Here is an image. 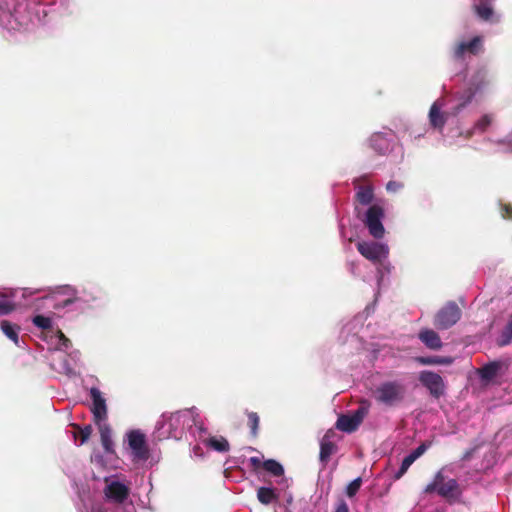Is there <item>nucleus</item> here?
Returning <instances> with one entry per match:
<instances>
[{
  "instance_id": "nucleus-1",
  "label": "nucleus",
  "mask_w": 512,
  "mask_h": 512,
  "mask_svg": "<svg viewBox=\"0 0 512 512\" xmlns=\"http://www.w3.org/2000/svg\"><path fill=\"white\" fill-rule=\"evenodd\" d=\"M407 388L398 380L381 382L372 392L376 402L387 407L401 404L406 397Z\"/></svg>"
},
{
  "instance_id": "nucleus-2",
  "label": "nucleus",
  "mask_w": 512,
  "mask_h": 512,
  "mask_svg": "<svg viewBox=\"0 0 512 512\" xmlns=\"http://www.w3.org/2000/svg\"><path fill=\"white\" fill-rule=\"evenodd\" d=\"M424 494L437 493L447 502H455L461 495L462 491L456 479L448 478L444 475L443 470H439L423 490Z\"/></svg>"
},
{
  "instance_id": "nucleus-3",
  "label": "nucleus",
  "mask_w": 512,
  "mask_h": 512,
  "mask_svg": "<svg viewBox=\"0 0 512 512\" xmlns=\"http://www.w3.org/2000/svg\"><path fill=\"white\" fill-rule=\"evenodd\" d=\"M461 315L458 305L450 301L435 314L433 324L439 330H447L460 320Z\"/></svg>"
},
{
  "instance_id": "nucleus-4",
  "label": "nucleus",
  "mask_w": 512,
  "mask_h": 512,
  "mask_svg": "<svg viewBox=\"0 0 512 512\" xmlns=\"http://www.w3.org/2000/svg\"><path fill=\"white\" fill-rule=\"evenodd\" d=\"M384 217V210L380 205L373 204L363 214L362 221L368 228L371 236L376 239H380L384 236L385 229L382 224V218Z\"/></svg>"
},
{
  "instance_id": "nucleus-5",
  "label": "nucleus",
  "mask_w": 512,
  "mask_h": 512,
  "mask_svg": "<svg viewBox=\"0 0 512 512\" xmlns=\"http://www.w3.org/2000/svg\"><path fill=\"white\" fill-rule=\"evenodd\" d=\"M420 383L429 390V393L434 398H440L445 392V383L443 378L429 370L421 371L419 374Z\"/></svg>"
},
{
  "instance_id": "nucleus-6",
  "label": "nucleus",
  "mask_w": 512,
  "mask_h": 512,
  "mask_svg": "<svg viewBox=\"0 0 512 512\" xmlns=\"http://www.w3.org/2000/svg\"><path fill=\"white\" fill-rule=\"evenodd\" d=\"M359 179L353 181V185L357 190L354 196V211L357 218H362V209L360 206H367L372 204L374 200V189L371 185H361Z\"/></svg>"
},
{
  "instance_id": "nucleus-7",
  "label": "nucleus",
  "mask_w": 512,
  "mask_h": 512,
  "mask_svg": "<svg viewBox=\"0 0 512 512\" xmlns=\"http://www.w3.org/2000/svg\"><path fill=\"white\" fill-rule=\"evenodd\" d=\"M368 410L365 407H359L352 415H340L336 421L335 427L343 432H355L363 422Z\"/></svg>"
},
{
  "instance_id": "nucleus-8",
  "label": "nucleus",
  "mask_w": 512,
  "mask_h": 512,
  "mask_svg": "<svg viewBox=\"0 0 512 512\" xmlns=\"http://www.w3.org/2000/svg\"><path fill=\"white\" fill-rule=\"evenodd\" d=\"M358 252L374 263L380 262L383 258H385L388 254V250L386 247L377 242H366L361 241L357 243Z\"/></svg>"
},
{
  "instance_id": "nucleus-9",
  "label": "nucleus",
  "mask_w": 512,
  "mask_h": 512,
  "mask_svg": "<svg viewBox=\"0 0 512 512\" xmlns=\"http://www.w3.org/2000/svg\"><path fill=\"white\" fill-rule=\"evenodd\" d=\"M90 397L92 399V405L90 409L93 414L94 423L106 421L107 405L102 392L98 388L92 387L90 389Z\"/></svg>"
},
{
  "instance_id": "nucleus-10",
  "label": "nucleus",
  "mask_w": 512,
  "mask_h": 512,
  "mask_svg": "<svg viewBox=\"0 0 512 512\" xmlns=\"http://www.w3.org/2000/svg\"><path fill=\"white\" fill-rule=\"evenodd\" d=\"M128 442L135 458L139 460H147L149 458V449L143 433L135 430L131 431L128 434Z\"/></svg>"
},
{
  "instance_id": "nucleus-11",
  "label": "nucleus",
  "mask_w": 512,
  "mask_h": 512,
  "mask_svg": "<svg viewBox=\"0 0 512 512\" xmlns=\"http://www.w3.org/2000/svg\"><path fill=\"white\" fill-rule=\"evenodd\" d=\"M510 367L509 360L491 361L478 369V375L482 381L489 382L495 378L500 372H505Z\"/></svg>"
},
{
  "instance_id": "nucleus-12",
  "label": "nucleus",
  "mask_w": 512,
  "mask_h": 512,
  "mask_svg": "<svg viewBox=\"0 0 512 512\" xmlns=\"http://www.w3.org/2000/svg\"><path fill=\"white\" fill-rule=\"evenodd\" d=\"M104 494L108 499L113 500L115 503H123L130 494V489L124 483L119 481H111L104 489Z\"/></svg>"
},
{
  "instance_id": "nucleus-13",
  "label": "nucleus",
  "mask_w": 512,
  "mask_h": 512,
  "mask_svg": "<svg viewBox=\"0 0 512 512\" xmlns=\"http://www.w3.org/2000/svg\"><path fill=\"white\" fill-rule=\"evenodd\" d=\"M482 38L480 36H475L468 42H460L454 48V57L455 59H463L466 53L471 55H477L482 51Z\"/></svg>"
},
{
  "instance_id": "nucleus-14",
  "label": "nucleus",
  "mask_w": 512,
  "mask_h": 512,
  "mask_svg": "<svg viewBox=\"0 0 512 512\" xmlns=\"http://www.w3.org/2000/svg\"><path fill=\"white\" fill-rule=\"evenodd\" d=\"M100 433V440L106 454H114V442L112 440V429L105 421L95 423Z\"/></svg>"
},
{
  "instance_id": "nucleus-15",
  "label": "nucleus",
  "mask_w": 512,
  "mask_h": 512,
  "mask_svg": "<svg viewBox=\"0 0 512 512\" xmlns=\"http://www.w3.org/2000/svg\"><path fill=\"white\" fill-rule=\"evenodd\" d=\"M418 337L421 342L431 350H439L443 346L440 336L432 329H422Z\"/></svg>"
},
{
  "instance_id": "nucleus-16",
  "label": "nucleus",
  "mask_w": 512,
  "mask_h": 512,
  "mask_svg": "<svg viewBox=\"0 0 512 512\" xmlns=\"http://www.w3.org/2000/svg\"><path fill=\"white\" fill-rule=\"evenodd\" d=\"M429 121L430 124L437 129L442 130L445 123H446V116L444 113L440 111V107L435 102L431 107L429 111Z\"/></svg>"
},
{
  "instance_id": "nucleus-17",
  "label": "nucleus",
  "mask_w": 512,
  "mask_h": 512,
  "mask_svg": "<svg viewBox=\"0 0 512 512\" xmlns=\"http://www.w3.org/2000/svg\"><path fill=\"white\" fill-rule=\"evenodd\" d=\"M337 451V446L331 440L322 439L320 442L319 460L324 465L328 463L330 457Z\"/></svg>"
},
{
  "instance_id": "nucleus-18",
  "label": "nucleus",
  "mask_w": 512,
  "mask_h": 512,
  "mask_svg": "<svg viewBox=\"0 0 512 512\" xmlns=\"http://www.w3.org/2000/svg\"><path fill=\"white\" fill-rule=\"evenodd\" d=\"M475 91L472 88L466 89L462 94L457 95V101L455 107L452 109V114L456 116L461 112L463 108H465L469 103H471L474 98Z\"/></svg>"
},
{
  "instance_id": "nucleus-19",
  "label": "nucleus",
  "mask_w": 512,
  "mask_h": 512,
  "mask_svg": "<svg viewBox=\"0 0 512 512\" xmlns=\"http://www.w3.org/2000/svg\"><path fill=\"white\" fill-rule=\"evenodd\" d=\"M512 343V314L510 315L506 325L501 330L496 339V344L499 347H505Z\"/></svg>"
},
{
  "instance_id": "nucleus-20",
  "label": "nucleus",
  "mask_w": 512,
  "mask_h": 512,
  "mask_svg": "<svg viewBox=\"0 0 512 512\" xmlns=\"http://www.w3.org/2000/svg\"><path fill=\"white\" fill-rule=\"evenodd\" d=\"M473 8L477 16L483 21H489L494 14L490 2L479 1V4L474 5Z\"/></svg>"
},
{
  "instance_id": "nucleus-21",
  "label": "nucleus",
  "mask_w": 512,
  "mask_h": 512,
  "mask_svg": "<svg viewBox=\"0 0 512 512\" xmlns=\"http://www.w3.org/2000/svg\"><path fill=\"white\" fill-rule=\"evenodd\" d=\"M416 361L421 365H450L453 362L451 357L444 356H428L418 357Z\"/></svg>"
},
{
  "instance_id": "nucleus-22",
  "label": "nucleus",
  "mask_w": 512,
  "mask_h": 512,
  "mask_svg": "<svg viewBox=\"0 0 512 512\" xmlns=\"http://www.w3.org/2000/svg\"><path fill=\"white\" fill-rule=\"evenodd\" d=\"M257 498L260 503L268 505L277 500L278 497L274 489L269 487H260L257 491Z\"/></svg>"
},
{
  "instance_id": "nucleus-23",
  "label": "nucleus",
  "mask_w": 512,
  "mask_h": 512,
  "mask_svg": "<svg viewBox=\"0 0 512 512\" xmlns=\"http://www.w3.org/2000/svg\"><path fill=\"white\" fill-rule=\"evenodd\" d=\"M1 328L3 333L17 345L19 340L18 331L20 330V327L4 320L2 321Z\"/></svg>"
},
{
  "instance_id": "nucleus-24",
  "label": "nucleus",
  "mask_w": 512,
  "mask_h": 512,
  "mask_svg": "<svg viewBox=\"0 0 512 512\" xmlns=\"http://www.w3.org/2000/svg\"><path fill=\"white\" fill-rule=\"evenodd\" d=\"M208 445L218 452H228L230 449L229 442L224 437H211L208 440Z\"/></svg>"
},
{
  "instance_id": "nucleus-25",
  "label": "nucleus",
  "mask_w": 512,
  "mask_h": 512,
  "mask_svg": "<svg viewBox=\"0 0 512 512\" xmlns=\"http://www.w3.org/2000/svg\"><path fill=\"white\" fill-rule=\"evenodd\" d=\"M263 469L271 473L273 476L279 477L284 474L283 466L276 460L269 459L263 462Z\"/></svg>"
},
{
  "instance_id": "nucleus-26",
  "label": "nucleus",
  "mask_w": 512,
  "mask_h": 512,
  "mask_svg": "<svg viewBox=\"0 0 512 512\" xmlns=\"http://www.w3.org/2000/svg\"><path fill=\"white\" fill-rule=\"evenodd\" d=\"M73 427L76 429V432L74 433V437L77 439H80V444L86 443L91 434H92V426L86 425L84 427L79 426L78 424H73Z\"/></svg>"
},
{
  "instance_id": "nucleus-27",
  "label": "nucleus",
  "mask_w": 512,
  "mask_h": 512,
  "mask_svg": "<svg viewBox=\"0 0 512 512\" xmlns=\"http://www.w3.org/2000/svg\"><path fill=\"white\" fill-rule=\"evenodd\" d=\"M492 121V116L489 114H485L474 124L473 130L483 133L491 125Z\"/></svg>"
},
{
  "instance_id": "nucleus-28",
  "label": "nucleus",
  "mask_w": 512,
  "mask_h": 512,
  "mask_svg": "<svg viewBox=\"0 0 512 512\" xmlns=\"http://www.w3.org/2000/svg\"><path fill=\"white\" fill-rule=\"evenodd\" d=\"M32 322L35 326L42 330H49L52 328V320L44 315H36L33 317Z\"/></svg>"
},
{
  "instance_id": "nucleus-29",
  "label": "nucleus",
  "mask_w": 512,
  "mask_h": 512,
  "mask_svg": "<svg viewBox=\"0 0 512 512\" xmlns=\"http://www.w3.org/2000/svg\"><path fill=\"white\" fill-rule=\"evenodd\" d=\"M247 417H248V426L250 427V430H251V435L253 437H256L258 435V427H259L260 418L256 412H248Z\"/></svg>"
},
{
  "instance_id": "nucleus-30",
  "label": "nucleus",
  "mask_w": 512,
  "mask_h": 512,
  "mask_svg": "<svg viewBox=\"0 0 512 512\" xmlns=\"http://www.w3.org/2000/svg\"><path fill=\"white\" fill-rule=\"evenodd\" d=\"M416 460L411 456L410 454L407 455L399 468V470L395 473L394 479L399 480L409 469V467L415 462Z\"/></svg>"
},
{
  "instance_id": "nucleus-31",
  "label": "nucleus",
  "mask_w": 512,
  "mask_h": 512,
  "mask_svg": "<svg viewBox=\"0 0 512 512\" xmlns=\"http://www.w3.org/2000/svg\"><path fill=\"white\" fill-rule=\"evenodd\" d=\"M361 485H362V479H361V477H358V478L354 479L353 481H351V482L348 484V486H347V488H346V495H347L349 498L354 497V496L358 493V491H359V489H360Z\"/></svg>"
},
{
  "instance_id": "nucleus-32",
  "label": "nucleus",
  "mask_w": 512,
  "mask_h": 512,
  "mask_svg": "<svg viewBox=\"0 0 512 512\" xmlns=\"http://www.w3.org/2000/svg\"><path fill=\"white\" fill-rule=\"evenodd\" d=\"M64 293L67 295H70L71 297L65 299L61 304L55 305V308L66 307L78 300V298L75 296V294H76L75 289H73L71 287H66L64 290Z\"/></svg>"
},
{
  "instance_id": "nucleus-33",
  "label": "nucleus",
  "mask_w": 512,
  "mask_h": 512,
  "mask_svg": "<svg viewBox=\"0 0 512 512\" xmlns=\"http://www.w3.org/2000/svg\"><path fill=\"white\" fill-rule=\"evenodd\" d=\"M15 309V304L6 299H0V315H8Z\"/></svg>"
},
{
  "instance_id": "nucleus-34",
  "label": "nucleus",
  "mask_w": 512,
  "mask_h": 512,
  "mask_svg": "<svg viewBox=\"0 0 512 512\" xmlns=\"http://www.w3.org/2000/svg\"><path fill=\"white\" fill-rule=\"evenodd\" d=\"M430 443L423 442L420 444L415 450H413L410 455L413 456L415 460H417L420 456H422L425 451L429 448Z\"/></svg>"
},
{
  "instance_id": "nucleus-35",
  "label": "nucleus",
  "mask_w": 512,
  "mask_h": 512,
  "mask_svg": "<svg viewBox=\"0 0 512 512\" xmlns=\"http://www.w3.org/2000/svg\"><path fill=\"white\" fill-rule=\"evenodd\" d=\"M403 188V184L398 181H389L386 185V190L390 193H396Z\"/></svg>"
},
{
  "instance_id": "nucleus-36",
  "label": "nucleus",
  "mask_w": 512,
  "mask_h": 512,
  "mask_svg": "<svg viewBox=\"0 0 512 512\" xmlns=\"http://www.w3.org/2000/svg\"><path fill=\"white\" fill-rule=\"evenodd\" d=\"M502 217L512 220V206L510 204H504L502 206Z\"/></svg>"
},
{
  "instance_id": "nucleus-37",
  "label": "nucleus",
  "mask_w": 512,
  "mask_h": 512,
  "mask_svg": "<svg viewBox=\"0 0 512 512\" xmlns=\"http://www.w3.org/2000/svg\"><path fill=\"white\" fill-rule=\"evenodd\" d=\"M249 461L254 470H258L261 467L263 468V462L258 457H251Z\"/></svg>"
},
{
  "instance_id": "nucleus-38",
  "label": "nucleus",
  "mask_w": 512,
  "mask_h": 512,
  "mask_svg": "<svg viewBox=\"0 0 512 512\" xmlns=\"http://www.w3.org/2000/svg\"><path fill=\"white\" fill-rule=\"evenodd\" d=\"M59 339L61 341V344L63 347H65L66 349L69 348L71 346V341L70 339H68L62 331H59Z\"/></svg>"
},
{
  "instance_id": "nucleus-39",
  "label": "nucleus",
  "mask_w": 512,
  "mask_h": 512,
  "mask_svg": "<svg viewBox=\"0 0 512 512\" xmlns=\"http://www.w3.org/2000/svg\"><path fill=\"white\" fill-rule=\"evenodd\" d=\"M334 512H349V507L344 500H341L335 509Z\"/></svg>"
},
{
  "instance_id": "nucleus-40",
  "label": "nucleus",
  "mask_w": 512,
  "mask_h": 512,
  "mask_svg": "<svg viewBox=\"0 0 512 512\" xmlns=\"http://www.w3.org/2000/svg\"><path fill=\"white\" fill-rule=\"evenodd\" d=\"M335 435H336L335 431L333 429H329L326 431V433L322 439L331 440V438H333Z\"/></svg>"
},
{
  "instance_id": "nucleus-41",
  "label": "nucleus",
  "mask_w": 512,
  "mask_h": 512,
  "mask_svg": "<svg viewBox=\"0 0 512 512\" xmlns=\"http://www.w3.org/2000/svg\"><path fill=\"white\" fill-rule=\"evenodd\" d=\"M472 451H467L465 455L463 456V459H469L471 456Z\"/></svg>"
}]
</instances>
